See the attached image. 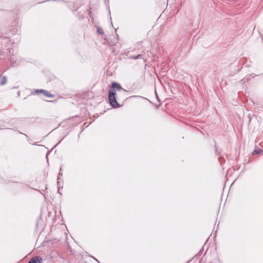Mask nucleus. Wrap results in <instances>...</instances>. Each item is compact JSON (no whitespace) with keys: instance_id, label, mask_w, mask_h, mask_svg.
Here are the masks:
<instances>
[{"instance_id":"obj_1","label":"nucleus","mask_w":263,"mask_h":263,"mask_svg":"<svg viewBox=\"0 0 263 263\" xmlns=\"http://www.w3.org/2000/svg\"><path fill=\"white\" fill-rule=\"evenodd\" d=\"M116 93L113 90H111L109 92L108 98L110 105L114 108L119 107L118 103L116 99Z\"/></svg>"},{"instance_id":"obj_2","label":"nucleus","mask_w":263,"mask_h":263,"mask_svg":"<svg viewBox=\"0 0 263 263\" xmlns=\"http://www.w3.org/2000/svg\"><path fill=\"white\" fill-rule=\"evenodd\" d=\"M42 259L39 257L31 258L28 263H41Z\"/></svg>"},{"instance_id":"obj_3","label":"nucleus","mask_w":263,"mask_h":263,"mask_svg":"<svg viewBox=\"0 0 263 263\" xmlns=\"http://www.w3.org/2000/svg\"><path fill=\"white\" fill-rule=\"evenodd\" d=\"M112 88L114 89H117V90H120L121 89V87L120 85L116 82H113L112 83Z\"/></svg>"},{"instance_id":"obj_4","label":"nucleus","mask_w":263,"mask_h":263,"mask_svg":"<svg viewBox=\"0 0 263 263\" xmlns=\"http://www.w3.org/2000/svg\"><path fill=\"white\" fill-rule=\"evenodd\" d=\"M7 81V78L6 76H3L0 81V85H3L6 84Z\"/></svg>"},{"instance_id":"obj_5","label":"nucleus","mask_w":263,"mask_h":263,"mask_svg":"<svg viewBox=\"0 0 263 263\" xmlns=\"http://www.w3.org/2000/svg\"><path fill=\"white\" fill-rule=\"evenodd\" d=\"M129 58L132 59H135V60L143 59V55L142 54H138L136 56L132 55V56L129 57Z\"/></svg>"},{"instance_id":"obj_6","label":"nucleus","mask_w":263,"mask_h":263,"mask_svg":"<svg viewBox=\"0 0 263 263\" xmlns=\"http://www.w3.org/2000/svg\"><path fill=\"white\" fill-rule=\"evenodd\" d=\"M97 32H98V33L100 34H104V31H103V29L99 27H98L97 28Z\"/></svg>"},{"instance_id":"obj_7","label":"nucleus","mask_w":263,"mask_h":263,"mask_svg":"<svg viewBox=\"0 0 263 263\" xmlns=\"http://www.w3.org/2000/svg\"><path fill=\"white\" fill-rule=\"evenodd\" d=\"M44 95L45 96L48 97H52V95L50 94V93L46 90H45L44 92Z\"/></svg>"},{"instance_id":"obj_8","label":"nucleus","mask_w":263,"mask_h":263,"mask_svg":"<svg viewBox=\"0 0 263 263\" xmlns=\"http://www.w3.org/2000/svg\"><path fill=\"white\" fill-rule=\"evenodd\" d=\"M262 151L260 149H255L253 152L254 154H258L260 153Z\"/></svg>"},{"instance_id":"obj_9","label":"nucleus","mask_w":263,"mask_h":263,"mask_svg":"<svg viewBox=\"0 0 263 263\" xmlns=\"http://www.w3.org/2000/svg\"><path fill=\"white\" fill-rule=\"evenodd\" d=\"M45 90H43V89H36L35 90V92L38 93H43L44 92Z\"/></svg>"}]
</instances>
